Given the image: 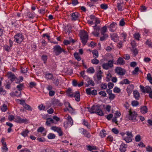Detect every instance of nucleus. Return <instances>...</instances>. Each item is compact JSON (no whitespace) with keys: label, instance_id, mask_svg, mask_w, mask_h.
I'll list each match as a JSON object with an SVG mask.
<instances>
[{"label":"nucleus","instance_id":"nucleus-1","mask_svg":"<svg viewBox=\"0 0 152 152\" xmlns=\"http://www.w3.org/2000/svg\"><path fill=\"white\" fill-rule=\"evenodd\" d=\"M100 106L99 105H94L90 109L88 107L89 111L91 113H96L98 115L102 116L104 115L101 109L100 108Z\"/></svg>","mask_w":152,"mask_h":152},{"label":"nucleus","instance_id":"nucleus-2","mask_svg":"<svg viewBox=\"0 0 152 152\" xmlns=\"http://www.w3.org/2000/svg\"><path fill=\"white\" fill-rule=\"evenodd\" d=\"M137 113L134 111H132L130 110L129 111L128 114L126 115L125 117L126 121L132 120L133 121L135 122L136 121Z\"/></svg>","mask_w":152,"mask_h":152},{"label":"nucleus","instance_id":"nucleus-3","mask_svg":"<svg viewBox=\"0 0 152 152\" xmlns=\"http://www.w3.org/2000/svg\"><path fill=\"white\" fill-rule=\"evenodd\" d=\"M53 52L54 53L55 55L58 56L60 55L62 52L64 53H67L65 50L58 45H56L53 47Z\"/></svg>","mask_w":152,"mask_h":152},{"label":"nucleus","instance_id":"nucleus-4","mask_svg":"<svg viewBox=\"0 0 152 152\" xmlns=\"http://www.w3.org/2000/svg\"><path fill=\"white\" fill-rule=\"evenodd\" d=\"M80 34L82 43L84 45H85L88 40V35L86 31H80Z\"/></svg>","mask_w":152,"mask_h":152},{"label":"nucleus","instance_id":"nucleus-5","mask_svg":"<svg viewBox=\"0 0 152 152\" xmlns=\"http://www.w3.org/2000/svg\"><path fill=\"white\" fill-rule=\"evenodd\" d=\"M113 61L110 60L108 61L107 63H104L102 65V66L104 69L107 70L109 68L113 66Z\"/></svg>","mask_w":152,"mask_h":152},{"label":"nucleus","instance_id":"nucleus-6","mask_svg":"<svg viewBox=\"0 0 152 152\" xmlns=\"http://www.w3.org/2000/svg\"><path fill=\"white\" fill-rule=\"evenodd\" d=\"M15 121L19 123H24L27 124L28 123V120L26 119H22L20 116H17L15 118Z\"/></svg>","mask_w":152,"mask_h":152},{"label":"nucleus","instance_id":"nucleus-7","mask_svg":"<svg viewBox=\"0 0 152 152\" xmlns=\"http://www.w3.org/2000/svg\"><path fill=\"white\" fill-rule=\"evenodd\" d=\"M66 119L68 120L67 122H64V126L65 128H67L69 125L71 126L73 124V121L71 116H68L67 117Z\"/></svg>","mask_w":152,"mask_h":152},{"label":"nucleus","instance_id":"nucleus-8","mask_svg":"<svg viewBox=\"0 0 152 152\" xmlns=\"http://www.w3.org/2000/svg\"><path fill=\"white\" fill-rule=\"evenodd\" d=\"M23 40V36L21 34H18L15 36L14 40L18 43H20Z\"/></svg>","mask_w":152,"mask_h":152},{"label":"nucleus","instance_id":"nucleus-9","mask_svg":"<svg viewBox=\"0 0 152 152\" xmlns=\"http://www.w3.org/2000/svg\"><path fill=\"white\" fill-rule=\"evenodd\" d=\"M115 72L118 75H124L126 73V71L121 67H118L115 69Z\"/></svg>","mask_w":152,"mask_h":152},{"label":"nucleus","instance_id":"nucleus-10","mask_svg":"<svg viewBox=\"0 0 152 152\" xmlns=\"http://www.w3.org/2000/svg\"><path fill=\"white\" fill-rule=\"evenodd\" d=\"M121 115L120 112L118 111H117L115 113V117L113 118L112 119L113 122H115V124H118V121L117 120V118L119 117Z\"/></svg>","mask_w":152,"mask_h":152},{"label":"nucleus","instance_id":"nucleus-11","mask_svg":"<svg viewBox=\"0 0 152 152\" xmlns=\"http://www.w3.org/2000/svg\"><path fill=\"white\" fill-rule=\"evenodd\" d=\"M116 23L114 22H113L110 25L108 26V27L109 28L110 31L111 32H114L116 29Z\"/></svg>","mask_w":152,"mask_h":152},{"label":"nucleus","instance_id":"nucleus-12","mask_svg":"<svg viewBox=\"0 0 152 152\" xmlns=\"http://www.w3.org/2000/svg\"><path fill=\"white\" fill-rule=\"evenodd\" d=\"M7 76L10 79L11 83L16 78L15 76L11 72L7 73Z\"/></svg>","mask_w":152,"mask_h":152},{"label":"nucleus","instance_id":"nucleus-13","mask_svg":"<svg viewBox=\"0 0 152 152\" xmlns=\"http://www.w3.org/2000/svg\"><path fill=\"white\" fill-rule=\"evenodd\" d=\"M95 31L93 32L92 34L94 36L98 37L99 35V31L100 29V27L99 26L94 28Z\"/></svg>","mask_w":152,"mask_h":152},{"label":"nucleus","instance_id":"nucleus-14","mask_svg":"<svg viewBox=\"0 0 152 152\" xmlns=\"http://www.w3.org/2000/svg\"><path fill=\"white\" fill-rule=\"evenodd\" d=\"M45 78L47 80H53L54 79L53 75L50 73H46L45 74Z\"/></svg>","mask_w":152,"mask_h":152},{"label":"nucleus","instance_id":"nucleus-15","mask_svg":"<svg viewBox=\"0 0 152 152\" xmlns=\"http://www.w3.org/2000/svg\"><path fill=\"white\" fill-rule=\"evenodd\" d=\"M127 147V145L124 143L122 144L120 146L119 150L121 152H125L126 151V148Z\"/></svg>","mask_w":152,"mask_h":152},{"label":"nucleus","instance_id":"nucleus-16","mask_svg":"<svg viewBox=\"0 0 152 152\" xmlns=\"http://www.w3.org/2000/svg\"><path fill=\"white\" fill-rule=\"evenodd\" d=\"M134 88V86L132 84L129 85L128 86L126 90L129 94H130L132 93Z\"/></svg>","mask_w":152,"mask_h":152},{"label":"nucleus","instance_id":"nucleus-17","mask_svg":"<svg viewBox=\"0 0 152 152\" xmlns=\"http://www.w3.org/2000/svg\"><path fill=\"white\" fill-rule=\"evenodd\" d=\"M133 137L130 136H123V139L127 143H129L131 142L132 141V138Z\"/></svg>","mask_w":152,"mask_h":152},{"label":"nucleus","instance_id":"nucleus-18","mask_svg":"<svg viewBox=\"0 0 152 152\" xmlns=\"http://www.w3.org/2000/svg\"><path fill=\"white\" fill-rule=\"evenodd\" d=\"M134 96L136 99L138 100L140 97V94L139 92L137 90H135L133 91Z\"/></svg>","mask_w":152,"mask_h":152},{"label":"nucleus","instance_id":"nucleus-19","mask_svg":"<svg viewBox=\"0 0 152 152\" xmlns=\"http://www.w3.org/2000/svg\"><path fill=\"white\" fill-rule=\"evenodd\" d=\"M79 16V14L77 12H75L72 14L71 17H72V19L73 20H76L78 17Z\"/></svg>","mask_w":152,"mask_h":152},{"label":"nucleus","instance_id":"nucleus-20","mask_svg":"<svg viewBox=\"0 0 152 152\" xmlns=\"http://www.w3.org/2000/svg\"><path fill=\"white\" fill-rule=\"evenodd\" d=\"M117 64L118 65H123L125 64V61L122 58L119 57L117 60Z\"/></svg>","mask_w":152,"mask_h":152},{"label":"nucleus","instance_id":"nucleus-21","mask_svg":"<svg viewBox=\"0 0 152 152\" xmlns=\"http://www.w3.org/2000/svg\"><path fill=\"white\" fill-rule=\"evenodd\" d=\"M74 96L75 98V100L77 102H79L80 100V94L78 91L76 92L74 95Z\"/></svg>","mask_w":152,"mask_h":152},{"label":"nucleus","instance_id":"nucleus-22","mask_svg":"<svg viewBox=\"0 0 152 152\" xmlns=\"http://www.w3.org/2000/svg\"><path fill=\"white\" fill-rule=\"evenodd\" d=\"M140 112L142 114H145L148 112V109L146 106L141 107L140 109Z\"/></svg>","mask_w":152,"mask_h":152},{"label":"nucleus","instance_id":"nucleus-23","mask_svg":"<svg viewBox=\"0 0 152 152\" xmlns=\"http://www.w3.org/2000/svg\"><path fill=\"white\" fill-rule=\"evenodd\" d=\"M66 93L67 95L68 96L71 97H74V94H72V89L70 88H68L66 91Z\"/></svg>","mask_w":152,"mask_h":152},{"label":"nucleus","instance_id":"nucleus-24","mask_svg":"<svg viewBox=\"0 0 152 152\" xmlns=\"http://www.w3.org/2000/svg\"><path fill=\"white\" fill-rule=\"evenodd\" d=\"M54 123V121L51 118H48L47 119L46 121V124L47 125L49 126L50 125L51 123Z\"/></svg>","mask_w":152,"mask_h":152},{"label":"nucleus","instance_id":"nucleus-25","mask_svg":"<svg viewBox=\"0 0 152 152\" xmlns=\"http://www.w3.org/2000/svg\"><path fill=\"white\" fill-rule=\"evenodd\" d=\"M107 27L106 26L103 27L101 29V34H104L107 32Z\"/></svg>","mask_w":152,"mask_h":152},{"label":"nucleus","instance_id":"nucleus-26","mask_svg":"<svg viewBox=\"0 0 152 152\" xmlns=\"http://www.w3.org/2000/svg\"><path fill=\"white\" fill-rule=\"evenodd\" d=\"M41 152H55V151L50 148H48L42 150Z\"/></svg>","mask_w":152,"mask_h":152},{"label":"nucleus","instance_id":"nucleus-27","mask_svg":"<svg viewBox=\"0 0 152 152\" xmlns=\"http://www.w3.org/2000/svg\"><path fill=\"white\" fill-rule=\"evenodd\" d=\"M29 132V131L28 129H26L25 131L22 132L21 134L23 137H25L28 136V134Z\"/></svg>","mask_w":152,"mask_h":152},{"label":"nucleus","instance_id":"nucleus-28","mask_svg":"<svg viewBox=\"0 0 152 152\" xmlns=\"http://www.w3.org/2000/svg\"><path fill=\"white\" fill-rule=\"evenodd\" d=\"M130 83V81L127 79H124L122 81H121L120 83V84H129Z\"/></svg>","mask_w":152,"mask_h":152},{"label":"nucleus","instance_id":"nucleus-29","mask_svg":"<svg viewBox=\"0 0 152 152\" xmlns=\"http://www.w3.org/2000/svg\"><path fill=\"white\" fill-rule=\"evenodd\" d=\"M147 79L152 85V77L150 73H149L147 75Z\"/></svg>","mask_w":152,"mask_h":152},{"label":"nucleus","instance_id":"nucleus-30","mask_svg":"<svg viewBox=\"0 0 152 152\" xmlns=\"http://www.w3.org/2000/svg\"><path fill=\"white\" fill-rule=\"evenodd\" d=\"M7 109V106L6 104H4L1 107V110L3 112L6 111Z\"/></svg>","mask_w":152,"mask_h":152},{"label":"nucleus","instance_id":"nucleus-31","mask_svg":"<svg viewBox=\"0 0 152 152\" xmlns=\"http://www.w3.org/2000/svg\"><path fill=\"white\" fill-rule=\"evenodd\" d=\"M93 54L94 55V57L95 58H97L98 56V53L97 50H94L92 52Z\"/></svg>","mask_w":152,"mask_h":152},{"label":"nucleus","instance_id":"nucleus-32","mask_svg":"<svg viewBox=\"0 0 152 152\" xmlns=\"http://www.w3.org/2000/svg\"><path fill=\"white\" fill-rule=\"evenodd\" d=\"M83 132L84 134L86 136V137H90V135L86 131V130L83 129Z\"/></svg>","mask_w":152,"mask_h":152},{"label":"nucleus","instance_id":"nucleus-33","mask_svg":"<svg viewBox=\"0 0 152 152\" xmlns=\"http://www.w3.org/2000/svg\"><path fill=\"white\" fill-rule=\"evenodd\" d=\"M151 88L148 86H146L145 87V93L146 92L147 93H149V94L151 91Z\"/></svg>","mask_w":152,"mask_h":152},{"label":"nucleus","instance_id":"nucleus-34","mask_svg":"<svg viewBox=\"0 0 152 152\" xmlns=\"http://www.w3.org/2000/svg\"><path fill=\"white\" fill-rule=\"evenodd\" d=\"M100 135L102 137H104L106 135V131L104 130H102L100 132Z\"/></svg>","mask_w":152,"mask_h":152},{"label":"nucleus","instance_id":"nucleus-35","mask_svg":"<svg viewBox=\"0 0 152 152\" xmlns=\"http://www.w3.org/2000/svg\"><path fill=\"white\" fill-rule=\"evenodd\" d=\"M74 56L75 58L78 61H80L81 60L80 57L79 56L78 53H74Z\"/></svg>","mask_w":152,"mask_h":152},{"label":"nucleus","instance_id":"nucleus-36","mask_svg":"<svg viewBox=\"0 0 152 152\" xmlns=\"http://www.w3.org/2000/svg\"><path fill=\"white\" fill-rule=\"evenodd\" d=\"M87 71L90 73H94L95 70L93 67H90L87 69Z\"/></svg>","mask_w":152,"mask_h":152},{"label":"nucleus","instance_id":"nucleus-37","mask_svg":"<svg viewBox=\"0 0 152 152\" xmlns=\"http://www.w3.org/2000/svg\"><path fill=\"white\" fill-rule=\"evenodd\" d=\"M83 124L84 125L86 126L87 128L88 129L90 128V125L87 121H86L85 119H83Z\"/></svg>","mask_w":152,"mask_h":152},{"label":"nucleus","instance_id":"nucleus-38","mask_svg":"<svg viewBox=\"0 0 152 152\" xmlns=\"http://www.w3.org/2000/svg\"><path fill=\"white\" fill-rule=\"evenodd\" d=\"M102 36L100 37V40L103 41L106 39L108 37V35L107 34H102Z\"/></svg>","mask_w":152,"mask_h":152},{"label":"nucleus","instance_id":"nucleus-39","mask_svg":"<svg viewBox=\"0 0 152 152\" xmlns=\"http://www.w3.org/2000/svg\"><path fill=\"white\" fill-rule=\"evenodd\" d=\"M55 135L53 133H50L48 136V139H52L54 138L55 137Z\"/></svg>","mask_w":152,"mask_h":152},{"label":"nucleus","instance_id":"nucleus-40","mask_svg":"<svg viewBox=\"0 0 152 152\" xmlns=\"http://www.w3.org/2000/svg\"><path fill=\"white\" fill-rule=\"evenodd\" d=\"M53 81V83L55 84L56 86H58L59 84V80L58 79H54V78L53 80H52Z\"/></svg>","mask_w":152,"mask_h":152},{"label":"nucleus","instance_id":"nucleus-41","mask_svg":"<svg viewBox=\"0 0 152 152\" xmlns=\"http://www.w3.org/2000/svg\"><path fill=\"white\" fill-rule=\"evenodd\" d=\"M23 107L26 109L28 110H32L31 107L29 105L26 104V103L23 106Z\"/></svg>","mask_w":152,"mask_h":152},{"label":"nucleus","instance_id":"nucleus-42","mask_svg":"<svg viewBox=\"0 0 152 152\" xmlns=\"http://www.w3.org/2000/svg\"><path fill=\"white\" fill-rule=\"evenodd\" d=\"M24 85L23 84H21L17 86V88H18L19 91H21L23 89Z\"/></svg>","mask_w":152,"mask_h":152},{"label":"nucleus","instance_id":"nucleus-43","mask_svg":"<svg viewBox=\"0 0 152 152\" xmlns=\"http://www.w3.org/2000/svg\"><path fill=\"white\" fill-rule=\"evenodd\" d=\"M51 129L57 132H58L59 130L61 129V128L60 127H57L56 126H52L51 128Z\"/></svg>","mask_w":152,"mask_h":152},{"label":"nucleus","instance_id":"nucleus-44","mask_svg":"<svg viewBox=\"0 0 152 152\" xmlns=\"http://www.w3.org/2000/svg\"><path fill=\"white\" fill-rule=\"evenodd\" d=\"M117 8L118 10L120 11H121L123 10L124 9V8L122 7L121 6V4L120 3H118L117 4Z\"/></svg>","mask_w":152,"mask_h":152},{"label":"nucleus","instance_id":"nucleus-45","mask_svg":"<svg viewBox=\"0 0 152 152\" xmlns=\"http://www.w3.org/2000/svg\"><path fill=\"white\" fill-rule=\"evenodd\" d=\"M91 62L94 64H97L99 63V61L95 58L91 60Z\"/></svg>","mask_w":152,"mask_h":152},{"label":"nucleus","instance_id":"nucleus-46","mask_svg":"<svg viewBox=\"0 0 152 152\" xmlns=\"http://www.w3.org/2000/svg\"><path fill=\"white\" fill-rule=\"evenodd\" d=\"M139 68L138 67H136L134 70L132 72V73L134 75H135L137 74V72L139 71Z\"/></svg>","mask_w":152,"mask_h":152},{"label":"nucleus","instance_id":"nucleus-47","mask_svg":"<svg viewBox=\"0 0 152 152\" xmlns=\"http://www.w3.org/2000/svg\"><path fill=\"white\" fill-rule=\"evenodd\" d=\"M121 91L119 88L116 87H115L113 89V91L115 93H119L121 92Z\"/></svg>","mask_w":152,"mask_h":152},{"label":"nucleus","instance_id":"nucleus-48","mask_svg":"<svg viewBox=\"0 0 152 152\" xmlns=\"http://www.w3.org/2000/svg\"><path fill=\"white\" fill-rule=\"evenodd\" d=\"M132 105L133 106H136L139 105V102L136 101H133L132 102Z\"/></svg>","mask_w":152,"mask_h":152},{"label":"nucleus","instance_id":"nucleus-49","mask_svg":"<svg viewBox=\"0 0 152 152\" xmlns=\"http://www.w3.org/2000/svg\"><path fill=\"white\" fill-rule=\"evenodd\" d=\"M146 151L148 152H152V147L150 145H148L146 147Z\"/></svg>","mask_w":152,"mask_h":152},{"label":"nucleus","instance_id":"nucleus-50","mask_svg":"<svg viewBox=\"0 0 152 152\" xmlns=\"http://www.w3.org/2000/svg\"><path fill=\"white\" fill-rule=\"evenodd\" d=\"M65 104L66 107H69V108H70L71 109V110H73V108L71 106L69 103V102H65Z\"/></svg>","mask_w":152,"mask_h":152},{"label":"nucleus","instance_id":"nucleus-51","mask_svg":"<svg viewBox=\"0 0 152 152\" xmlns=\"http://www.w3.org/2000/svg\"><path fill=\"white\" fill-rule=\"evenodd\" d=\"M100 7L103 9L106 10L108 8L107 5L106 4H102L100 5Z\"/></svg>","mask_w":152,"mask_h":152},{"label":"nucleus","instance_id":"nucleus-52","mask_svg":"<svg viewBox=\"0 0 152 152\" xmlns=\"http://www.w3.org/2000/svg\"><path fill=\"white\" fill-rule=\"evenodd\" d=\"M132 51L135 56H136L138 53V50L134 47H133Z\"/></svg>","mask_w":152,"mask_h":152},{"label":"nucleus","instance_id":"nucleus-53","mask_svg":"<svg viewBox=\"0 0 152 152\" xmlns=\"http://www.w3.org/2000/svg\"><path fill=\"white\" fill-rule=\"evenodd\" d=\"M87 82L88 83L89 85H91L92 86H94L95 85L94 82L92 80H90L89 79L88 80Z\"/></svg>","mask_w":152,"mask_h":152},{"label":"nucleus","instance_id":"nucleus-54","mask_svg":"<svg viewBox=\"0 0 152 152\" xmlns=\"http://www.w3.org/2000/svg\"><path fill=\"white\" fill-rule=\"evenodd\" d=\"M16 101H19L20 102V104H22L23 106L26 103H25V101L23 100H19L18 99H17L16 100Z\"/></svg>","mask_w":152,"mask_h":152},{"label":"nucleus","instance_id":"nucleus-55","mask_svg":"<svg viewBox=\"0 0 152 152\" xmlns=\"http://www.w3.org/2000/svg\"><path fill=\"white\" fill-rule=\"evenodd\" d=\"M38 108L40 110H44L45 107L42 104H41L38 106Z\"/></svg>","mask_w":152,"mask_h":152},{"label":"nucleus","instance_id":"nucleus-56","mask_svg":"<svg viewBox=\"0 0 152 152\" xmlns=\"http://www.w3.org/2000/svg\"><path fill=\"white\" fill-rule=\"evenodd\" d=\"M135 140L136 142H139L140 141L141 137L140 135H137L136 136Z\"/></svg>","mask_w":152,"mask_h":152},{"label":"nucleus","instance_id":"nucleus-57","mask_svg":"<svg viewBox=\"0 0 152 152\" xmlns=\"http://www.w3.org/2000/svg\"><path fill=\"white\" fill-rule=\"evenodd\" d=\"M42 59L44 61V62L45 64L46 63L47 59V57L46 56H42Z\"/></svg>","mask_w":152,"mask_h":152},{"label":"nucleus","instance_id":"nucleus-58","mask_svg":"<svg viewBox=\"0 0 152 152\" xmlns=\"http://www.w3.org/2000/svg\"><path fill=\"white\" fill-rule=\"evenodd\" d=\"M99 94L104 97H105L106 96V94L104 91H102L99 92Z\"/></svg>","mask_w":152,"mask_h":152},{"label":"nucleus","instance_id":"nucleus-59","mask_svg":"<svg viewBox=\"0 0 152 152\" xmlns=\"http://www.w3.org/2000/svg\"><path fill=\"white\" fill-rule=\"evenodd\" d=\"M146 43L149 47L152 48V42H151L148 40L146 41Z\"/></svg>","mask_w":152,"mask_h":152},{"label":"nucleus","instance_id":"nucleus-60","mask_svg":"<svg viewBox=\"0 0 152 152\" xmlns=\"http://www.w3.org/2000/svg\"><path fill=\"white\" fill-rule=\"evenodd\" d=\"M125 134H126L127 136H130L131 137H133L132 132H130L129 131L126 132L125 133Z\"/></svg>","mask_w":152,"mask_h":152},{"label":"nucleus","instance_id":"nucleus-61","mask_svg":"<svg viewBox=\"0 0 152 152\" xmlns=\"http://www.w3.org/2000/svg\"><path fill=\"white\" fill-rule=\"evenodd\" d=\"M27 16L29 18H33L34 17V15L33 14H31L30 12L27 13Z\"/></svg>","mask_w":152,"mask_h":152},{"label":"nucleus","instance_id":"nucleus-62","mask_svg":"<svg viewBox=\"0 0 152 152\" xmlns=\"http://www.w3.org/2000/svg\"><path fill=\"white\" fill-rule=\"evenodd\" d=\"M135 39L138 40H139V38L140 37V35L138 33H135L134 35Z\"/></svg>","mask_w":152,"mask_h":152},{"label":"nucleus","instance_id":"nucleus-63","mask_svg":"<svg viewBox=\"0 0 152 152\" xmlns=\"http://www.w3.org/2000/svg\"><path fill=\"white\" fill-rule=\"evenodd\" d=\"M108 86L109 89L112 88L114 86V84L110 82L108 84Z\"/></svg>","mask_w":152,"mask_h":152},{"label":"nucleus","instance_id":"nucleus-64","mask_svg":"<svg viewBox=\"0 0 152 152\" xmlns=\"http://www.w3.org/2000/svg\"><path fill=\"white\" fill-rule=\"evenodd\" d=\"M19 152H31V151L25 148L24 149L20 150Z\"/></svg>","mask_w":152,"mask_h":152}]
</instances>
